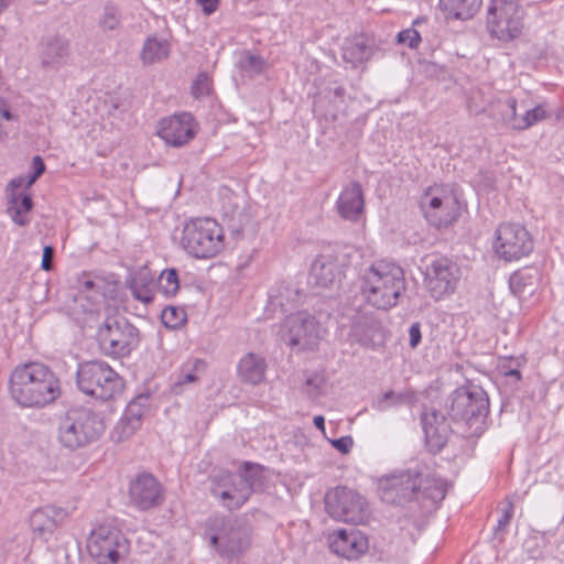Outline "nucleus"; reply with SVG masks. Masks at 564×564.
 <instances>
[{
  "mask_svg": "<svg viewBox=\"0 0 564 564\" xmlns=\"http://www.w3.org/2000/svg\"><path fill=\"white\" fill-rule=\"evenodd\" d=\"M202 7L205 14L209 15L214 13L218 7V0H196Z\"/></svg>",
  "mask_w": 564,
  "mask_h": 564,
  "instance_id": "nucleus-52",
  "label": "nucleus"
},
{
  "mask_svg": "<svg viewBox=\"0 0 564 564\" xmlns=\"http://www.w3.org/2000/svg\"><path fill=\"white\" fill-rule=\"evenodd\" d=\"M405 290L404 271L393 261L377 260L360 272L361 294L377 310L397 306Z\"/></svg>",
  "mask_w": 564,
  "mask_h": 564,
  "instance_id": "nucleus-1",
  "label": "nucleus"
},
{
  "mask_svg": "<svg viewBox=\"0 0 564 564\" xmlns=\"http://www.w3.org/2000/svg\"><path fill=\"white\" fill-rule=\"evenodd\" d=\"M425 286L436 301L452 294L458 282V268L447 258H435L426 265Z\"/></svg>",
  "mask_w": 564,
  "mask_h": 564,
  "instance_id": "nucleus-18",
  "label": "nucleus"
},
{
  "mask_svg": "<svg viewBox=\"0 0 564 564\" xmlns=\"http://www.w3.org/2000/svg\"><path fill=\"white\" fill-rule=\"evenodd\" d=\"M65 512L54 507L36 509L30 517V525L35 534L48 540L54 530L62 523Z\"/></svg>",
  "mask_w": 564,
  "mask_h": 564,
  "instance_id": "nucleus-25",
  "label": "nucleus"
},
{
  "mask_svg": "<svg viewBox=\"0 0 564 564\" xmlns=\"http://www.w3.org/2000/svg\"><path fill=\"white\" fill-rule=\"evenodd\" d=\"M314 422V425L319 430L322 431L323 433H325V419L323 415H316L313 420Z\"/></svg>",
  "mask_w": 564,
  "mask_h": 564,
  "instance_id": "nucleus-55",
  "label": "nucleus"
},
{
  "mask_svg": "<svg viewBox=\"0 0 564 564\" xmlns=\"http://www.w3.org/2000/svg\"><path fill=\"white\" fill-rule=\"evenodd\" d=\"M12 0H0V14L9 8Z\"/></svg>",
  "mask_w": 564,
  "mask_h": 564,
  "instance_id": "nucleus-58",
  "label": "nucleus"
},
{
  "mask_svg": "<svg viewBox=\"0 0 564 564\" xmlns=\"http://www.w3.org/2000/svg\"><path fill=\"white\" fill-rule=\"evenodd\" d=\"M489 113L497 122L517 130L519 117L517 116V100L514 98L509 97L492 102Z\"/></svg>",
  "mask_w": 564,
  "mask_h": 564,
  "instance_id": "nucleus-31",
  "label": "nucleus"
},
{
  "mask_svg": "<svg viewBox=\"0 0 564 564\" xmlns=\"http://www.w3.org/2000/svg\"><path fill=\"white\" fill-rule=\"evenodd\" d=\"M33 173L28 177L26 187H30L45 171V164L40 155L32 160Z\"/></svg>",
  "mask_w": 564,
  "mask_h": 564,
  "instance_id": "nucleus-46",
  "label": "nucleus"
},
{
  "mask_svg": "<svg viewBox=\"0 0 564 564\" xmlns=\"http://www.w3.org/2000/svg\"><path fill=\"white\" fill-rule=\"evenodd\" d=\"M11 395L22 406L42 408L61 394L59 380L41 362H29L14 369L10 378Z\"/></svg>",
  "mask_w": 564,
  "mask_h": 564,
  "instance_id": "nucleus-2",
  "label": "nucleus"
},
{
  "mask_svg": "<svg viewBox=\"0 0 564 564\" xmlns=\"http://www.w3.org/2000/svg\"><path fill=\"white\" fill-rule=\"evenodd\" d=\"M147 399V397L139 395L128 404L122 419L115 429V433H119L117 441L130 437L138 429H140L141 420L145 412L141 402Z\"/></svg>",
  "mask_w": 564,
  "mask_h": 564,
  "instance_id": "nucleus-27",
  "label": "nucleus"
},
{
  "mask_svg": "<svg viewBox=\"0 0 564 564\" xmlns=\"http://www.w3.org/2000/svg\"><path fill=\"white\" fill-rule=\"evenodd\" d=\"M410 346L416 347L421 341V329L417 323L412 324L409 329Z\"/></svg>",
  "mask_w": 564,
  "mask_h": 564,
  "instance_id": "nucleus-50",
  "label": "nucleus"
},
{
  "mask_svg": "<svg viewBox=\"0 0 564 564\" xmlns=\"http://www.w3.org/2000/svg\"><path fill=\"white\" fill-rule=\"evenodd\" d=\"M206 371V362L198 358L188 359L180 368L172 392L180 394L187 384L196 383Z\"/></svg>",
  "mask_w": 564,
  "mask_h": 564,
  "instance_id": "nucleus-28",
  "label": "nucleus"
},
{
  "mask_svg": "<svg viewBox=\"0 0 564 564\" xmlns=\"http://www.w3.org/2000/svg\"><path fill=\"white\" fill-rule=\"evenodd\" d=\"M546 118V111L542 106H536L533 109H529L525 113L519 117L517 130H525L535 123Z\"/></svg>",
  "mask_w": 564,
  "mask_h": 564,
  "instance_id": "nucleus-39",
  "label": "nucleus"
},
{
  "mask_svg": "<svg viewBox=\"0 0 564 564\" xmlns=\"http://www.w3.org/2000/svg\"><path fill=\"white\" fill-rule=\"evenodd\" d=\"M333 95H334L335 98H338V99L343 100V98L345 96V89L343 87H340V86L335 87L333 89Z\"/></svg>",
  "mask_w": 564,
  "mask_h": 564,
  "instance_id": "nucleus-56",
  "label": "nucleus"
},
{
  "mask_svg": "<svg viewBox=\"0 0 564 564\" xmlns=\"http://www.w3.org/2000/svg\"><path fill=\"white\" fill-rule=\"evenodd\" d=\"M496 253L506 261L518 260L529 254L533 242L528 230L519 224H501L496 230Z\"/></svg>",
  "mask_w": 564,
  "mask_h": 564,
  "instance_id": "nucleus-16",
  "label": "nucleus"
},
{
  "mask_svg": "<svg viewBox=\"0 0 564 564\" xmlns=\"http://www.w3.org/2000/svg\"><path fill=\"white\" fill-rule=\"evenodd\" d=\"M130 502L140 510H149L164 500L161 484L151 474H140L130 482Z\"/></svg>",
  "mask_w": 564,
  "mask_h": 564,
  "instance_id": "nucleus-20",
  "label": "nucleus"
},
{
  "mask_svg": "<svg viewBox=\"0 0 564 564\" xmlns=\"http://www.w3.org/2000/svg\"><path fill=\"white\" fill-rule=\"evenodd\" d=\"M205 536L219 556L230 562L249 549L251 529L240 518L215 514L206 520Z\"/></svg>",
  "mask_w": 564,
  "mask_h": 564,
  "instance_id": "nucleus-3",
  "label": "nucleus"
},
{
  "mask_svg": "<svg viewBox=\"0 0 564 564\" xmlns=\"http://www.w3.org/2000/svg\"><path fill=\"white\" fill-rule=\"evenodd\" d=\"M321 336L319 325L308 313L299 312L285 318L282 337L289 346L313 349Z\"/></svg>",
  "mask_w": 564,
  "mask_h": 564,
  "instance_id": "nucleus-17",
  "label": "nucleus"
},
{
  "mask_svg": "<svg viewBox=\"0 0 564 564\" xmlns=\"http://www.w3.org/2000/svg\"><path fill=\"white\" fill-rule=\"evenodd\" d=\"M197 123L189 112L175 113L162 118L158 124L156 134L167 144L181 148L195 138Z\"/></svg>",
  "mask_w": 564,
  "mask_h": 564,
  "instance_id": "nucleus-19",
  "label": "nucleus"
},
{
  "mask_svg": "<svg viewBox=\"0 0 564 564\" xmlns=\"http://www.w3.org/2000/svg\"><path fill=\"white\" fill-rule=\"evenodd\" d=\"M347 253L338 246H324L311 265L310 278L316 286L328 289L344 275Z\"/></svg>",
  "mask_w": 564,
  "mask_h": 564,
  "instance_id": "nucleus-12",
  "label": "nucleus"
},
{
  "mask_svg": "<svg viewBox=\"0 0 564 564\" xmlns=\"http://www.w3.org/2000/svg\"><path fill=\"white\" fill-rule=\"evenodd\" d=\"M482 0H440L441 9L447 17L467 20L480 9Z\"/></svg>",
  "mask_w": 564,
  "mask_h": 564,
  "instance_id": "nucleus-32",
  "label": "nucleus"
},
{
  "mask_svg": "<svg viewBox=\"0 0 564 564\" xmlns=\"http://www.w3.org/2000/svg\"><path fill=\"white\" fill-rule=\"evenodd\" d=\"M181 246L194 258H213L225 248L223 227L209 217L192 219L183 227Z\"/></svg>",
  "mask_w": 564,
  "mask_h": 564,
  "instance_id": "nucleus-6",
  "label": "nucleus"
},
{
  "mask_svg": "<svg viewBox=\"0 0 564 564\" xmlns=\"http://www.w3.org/2000/svg\"><path fill=\"white\" fill-rule=\"evenodd\" d=\"M267 361L260 355L248 352L237 365V373L239 379L252 386L261 383L265 378Z\"/></svg>",
  "mask_w": 564,
  "mask_h": 564,
  "instance_id": "nucleus-26",
  "label": "nucleus"
},
{
  "mask_svg": "<svg viewBox=\"0 0 564 564\" xmlns=\"http://www.w3.org/2000/svg\"><path fill=\"white\" fill-rule=\"evenodd\" d=\"M325 507L328 514L338 521L362 524L368 519L365 499L347 487L329 490L325 496Z\"/></svg>",
  "mask_w": 564,
  "mask_h": 564,
  "instance_id": "nucleus-11",
  "label": "nucleus"
},
{
  "mask_svg": "<svg viewBox=\"0 0 564 564\" xmlns=\"http://www.w3.org/2000/svg\"><path fill=\"white\" fill-rule=\"evenodd\" d=\"M97 340L106 356L127 357L139 345V330L123 316H108L98 327Z\"/></svg>",
  "mask_w": 564,
  "mask_h": 564,
  "instance_id": "nucleus-9",
  "label": "nucleus"
},
{
  "mask_svg": "<svg viewBox=\"0 0 564 564\" xmlns=\"http://www.w3.org/2000/svg\"><path fill=\"white\" fill-rule=\"evenodd\" d=\"M69 41L61 35H50L41 43L40 59L43 67L57 70L69 58Z\"/></svg>",
  "mask_w": 564,
  "mask_h": 564,
  "instance_id": "nucleus-23",
  "label": "nucleus"
},
{
  "mask_svg": "<svg viewBox=\"0 0 564 564\" xmlns=\"http://www.w3.org/2000/svg\"><path fill=\"white\" fill-rule=\"evenodd\" d=\"M323 380L318 377L307 378L305 382L306 393L311 397H317L321 394Z\"/></svg>",
  "mask_w": 564,
  "mask_h": 564,
  "instance_id": "nucleus-48",
  "label": "nucleus"
},
{
  "mask_svg": "<svg viewBox=\"0 0 564 564\" xmlns=\"http://www.w3.org/2000/svg\"><path fill=\"white\" fill-rule=\"evenodd\" d=\"M422 474L419 470H398L380 479L379 490L383 501L402 503L420 494Z\"/></svg>",
  "mask_w": 564,
  "mask_h": 564,
  "instance_id": "nucleus-15",
  "label": "nucleus"
},
{
  "mask_svg": "<svg viewBox=\"0 0 564 564\" xmlns=\"http://www.w3.org/2000/svg\"><path fill=\"white\" fill-rule=\"evenodd\" d=\"M336 207L341 218L349 221H357L365 208L361 185L358 182H352L346 186L336 202Z\"/></svg>",
  "mask_w": 564,
  "mask_h": 564,
  "instance_id": "nucleus-24",
  "label": "nucleus"
},
{
  "mask_svg": "<svg viewBox=\"0 0 564 564\" xmlns=\"http://www.w3.org/2000/svg\"><path fill=\"white\" fill-rule=\"evenodd\" d=\"M128 283L134 299L142 303L153 301L154 276L148 269L144 268L134 272Z\"/></svg>",
  "mask_w": 564,
  "mask_h": 564,
  "instance_id": "nucleus-29",
  "label": "nucleus"
},
{
  "mask_svg": "<svg viewBox=\"0 0 564 564\" xmlns=\"http://www.w3.org/2000/svg\"><path fill=\"white\" fill-rule=\"evenodd\" d=\"M527 274L524 272H514L513 274H511L510 279H509V285H510V289L512 291V293L514 294H522L524 292V289L527 286Z\"/></svg>",
  "mask_w": 564,
  "mask_h": 564,
  "instance_id": "nucleus-45",
  "label": "nucleus"
},
{
  "mask_svg": "<svg viewBox=\"0 0 564 564\" xmlns=\"http://www.w3.org/2000/svg\"><path fill=\"white\" fill-rule=\"evenodd\" d=\"M0 113L6 120H12L14 118V116L8 109H1Z\"/></svg>",
  "mask_w": 564,
  "mask_h": 564,
  "instance_id": "nucleus-59",
  "label": "nucleus"
},
{
  "mask_svg": "<svg viewBox=\"0 0 564 564\" xmlns=\"http://www.w3.org/2000/svg\"><path fill=\"white\" fill-rule=\"evenodd\" d=\"M524 11L518 0H490L486 28L490 36L501 42L518 39L524 28Z\"/></svg>",
  "mask_w": 564,
  "mask_h": 564,
  "instance_id": "nucleus-8",
  "label": "nucleus"
},
{
  "mask_svg": "<svg viewBox=\"0 0 564 564\" xmlns=\"http://www.w3.org/2000/svg\"><path fill=\"white\" fill-rule=\"evenodd\" d=\"M420 207L426 221L436 228L456 223L462 209L456 193L447 185L427 187L420 198Z\"/></svg>",
  "mask_w": 564,
  "mask_h": 564,
  "instance_id": "nucleus-10",
  "label": "nucleus"
},
{
  "mask_svg": "<svg viewBox=\"0 0 564 564\" xmlns=\"http://www.w3.org/2000/svg\"><path fill=\"white\" fill-rule=\"evenodd\" d=\"M330 444L333 445L334 448H336L341 454H348L354 446V440L351 436L347 435V436H341L337 440H332Z\"/></svg>",
  "mask_w": 564,
  "mask_h": 564,
  "instance_id": "nucleus-47",
  "label": "nucleus"
},
{
  "mask_svg": "<svg viewBox=\"0 0 564 564\" xmlns=\"http://www.w3.org/2000/svg\"><path fill=\"white\" fill-rule=\"evenodd\" d=\"M511 369H512V367L505 365V370H511Z\"/></svg>",
  "mask_w": 564,
  "mask_h": 564,
  "instance_id": "nucleus-60",
  "label": "nucleus"
},
{
  "mask_svg": "<svg viewBox=\"0 0 564 564\" xmlns=\"http://www.w3.org/2000/svg\"><path fill=\"white\" fill-rule=\"evenodd\" d=\"M514 506L510 499H506L503 508L501 509V516L497 521L495 527V533L498 534L500 532H505L510 524V521L513 516Z\"/></svg>",
  "mask_w": 564,
  "mask_h": 564,
  "instance_id": "nucleus-43",
  "label": "nucleus"
},
{
  "mask_svg": "<svg viewBox=\"0 0 564 564\" xmlns=\"http://www.w3.org/2000/svg\"><path fill=\"white\" fill-rule=\"evenodd\" d=\"M240 68L250 77H256L265 70V61L258 55L246 53L239 62Z\"/></svg>",
  "mask_w": 564,
  "mask_h": 564,
  "instance_id": "nucleus-38",
  "label": "nucleus"
},
{
  "mask_svg": "<svg viewBox=\"0 0 564 564\" xmlns=\"http://www.w3.org/2000/svg\"><path fill=\"white\" fill-rule=\"evenodd\" d=\"M159 288L165 296H174L178 289V274L175 269H165L159 276Z\"/></svg>",
  "mask_w": 564,
  "mask_h": 564,
  "instance_id": "nucleus-37",
  "label": "nucleus"
},
{
  "mask_svg": "<svg viewBox=\"0 0 564 564\" xmlns=\"http://www.w3.org/2000/svg\"><path fill=\"white\" fill-rule=\"evenodd\" d=\"M212 82L206 73H199L191 87L192 95L197 99L208 96Z\"/></svg>",
  "mask_w": 564,
  "mask_h": 564,
  "instance_id": "nucleus-42",
  "label": "nucleus"
},
{
  "mask_svg": "<svg viewBox=\"0 0 564 564\" xmlns=\"http://www.w3.org/2000/svg\"><path fill=\"white\" fill-rule=\"evenodd\" d=\"M373 54V46L364 36H357L346 42L343 47V58L345 62L357 66L368 61Z\"/></svg>",
  "mask_w": 564,
  "mask_h": 564,
  "instance_id": "nucleus-30",
  "label": "nucleus"
},
{
  "mask_svg": "<svg viewBox=\"0 0 564 564\" xmlns=\"http://www.w3.org/2000/svg\"><path fill=\"white\" fill-rule=\"evenodd\" d=\"M54 257V248L52 246H45L43 249V258L41 267L45 271H50L52 269V259Z\"/></svg>",
  "mask_w": 564,
  "mask_h": 564,
  "instance_id": "nucleus-49",
  "label": "nucleus"
},
{
  "mask_svg": "<svg viewBox=\"0 0 564 564\" xmlns=\"http://www.w3.org/2000/svg\"><path fill=\"white\" fill-rule=\"evenodd\" d=\"M329 547L337 555L352 560L367 551L368 540L357 529H341L329 536Z\"/></svg>",
  "mask_w": 564,
  "mask_h": 564,
  "instance_id": "nucleus-21",
  "label": "nucleus"
},
{
  "mask_svg": "<svg viewBox=\"0 0 564 564\" xmlns=\"http://www.w3.org/2000/svg\"><path fill=\"white\" fill-rule=\"evenodd\" d=\"M170 51L171 45L165 39L150 36L143 44L141 59L144 65L159 63L167 58Z\"/></svg>",
  "mask_w": 564,
  "mask_h": 564,
  "instance_id": "nucleus-33",
  "label": "nucleus"
},
{
  "mask_svg": "<svg viewBox=\"0 0 564 564\" xmlns=\"http://www.w3.org/2000/svg\"><path fill=\"white\" fill-rule=\"evenodd\" d=\"M489 411L487 393L478 386L460 387L451 395L448 414L455 421H466L484 417Z\"/></svg>",
  "mask_w": 564,
  "mask_h": 564,
  "instance_id": "nucleus-13",
  "label": "nucleus"
},
{
  "mask_svg": "<svg viewBox=\"0 0 564 564\" xmlns=\"http://www.w3.org/2000/svg\"><path fill=\"white\" fill-rule=\"evenodd\" d=\"M420 492L423 497L434 502L442 501L447 494V484L445 480L435 477H422V487Z\"/></svg>",
  "mask_w": 564,
  "mask_h": 564,
  "instance_id": "nucleus-34",
  "label": "nucleus"
},
{
  "mask_svg": "<svg viewBox=\"0 0 564 564\" xmlns=\"http://www.w3.org/2000/svg\"><path fill=\"white\" fill-rule=\"evenodd\" d=\"M9 213L11 215L12 220L19 226H26L30 221L29 218L24 215V213L20 210L9 207Z\"/></svg>",
  "mask_w": 564,
  "mask_h": 564,
  "instance_id": "nucleus-51",
  "label": "nucleus"
},
{
  "mask_svg": "<svg viewBox=\"0 0 564 564\" xmlns=\"http://www.w3.org/2000/svg\"><path fill=\"white\" fill-rule=\"evenodd\" d=\"M426 18H417L413 21V26L402 30L397 35V42L399 44H404L410 48H416L421 43V32L416 29V26H421L426 23Z\"/></svg>",
  "mask_w": 564,
  "mask_h": 564,
  "instance_id": "nucleus-36",
  "label": "nucleus"
},
{
  "mask_svg": "<svg viewBox=\"0 0 564 564\" xmlns=\"http://www.w3.org/2000/svg\"><path fill=\"white\" fill-rule=\"evenodd\" d=\"M10 204L11 208L20 210L24 214L29 213L33 206L32 199L29 195L17 196L15 194H11Z\"/></svg>",
  "mask_w": 564,
  "mask_h": 564,
  "instance_id": "nucleus-44",
  "label": "nucleus"
},
{
  "mask_svg": "<svg viewBox=\"0 0 564 564\" xmlns=\"http://www.w3.org/2000/svg\"><path fill=\"white\" fill-rule=\"evenodd\" d=\"M28 178L24 177H18L10 181L8 187L12 191V194H14V191L22 187L23 185L26 186Z\"/></svg>",
  "mask_w": 564,
  "mask_h": 564,
  "instance_id": "nucleus-53",
  "label": "nucleus"
},
{
  "mask_svg": "<svg viewBox=\"0 0 564 564\" xmlns=\"http://www.w3.org/2000/svg\"><path fill=\"white\" fill-rule=\"evenodd\" d=\"M95 286H96V283H95L93 280L86 279L85 281H83V282H82V288H83L85 291H90V290H93Z\"/></svg>",
  "mask_w": 564,
  "mask_h": 564,
  "instance_id": "nucleus-57",
  "label": "nucleus"
},
{
  "mask_svg": "<svg viewBox=\"0 0 564 564\" xmlns=\"http://www.w3.org/2000/svg\"><path fill=\"white\" fill-rule=\"evenodd\" d=\"M415 401V394L412 391H387L382 394L378 401V409L383 411L389 406H395L403 403H413Z\"/></svg>",
  "mask_w": 564,
  "mask_h": 564,
  "instance_id": "nucleus-35",
  "label": "nucleus"
},
{
  "mask_svg": "<svg viewBox=\"0 0 564 564\" xmlns=\"http://www.w3.org/2000/svg\"><path fill=\"white\" fill-rule=\"evenodd\" d=\"M261 477L259 465L243 463L238 473L220 470L210 476V494L228 510L240 509Z\"/></svg>",
  "mask_w": 564,
  "mask_h": 564,
  "instance_id": "nucleus-4",
  "label": "nucleus"
},
{
  "mask_svg": "<svg viewBox=\"0 0 564 564\" xmlns=\"http://www.w3.org/2000/svg\"><path fill=\"white\" fill-rule=\"evenodd\" d=\"M100 24L105 30H116L120 24L119 10L112 4H107L100 18Z\"/></svg>",
  "mask_w": 564,
  "mask_h": 564,
  "instance_id": "nucleus-41",
  "label": "nucleus"
},
{
  "mask_svg": "<svg viewBox=\"0 0 564 564\" xmlns=\"http://www.w3.org/2000/svg\"><path fill=\"white\" fill-rule=\"evenodd\" d=\"M425 442L430 451L440 452L447 443L451 427L443 414L435 409H426L421 416Z\"/></svg>",
  "mask_w": 564,
  "mask_h": 564,
  "instance_id": "nucleus-22",
  "label": "nucleus"
},
{
  "mask_svg": "<svg viewBox=\"0 0 564 564\" xmlns=\"http://www.w3.org/2000/svg\"><path fill=\"white\" fill-rule=\"evenodd\" d=\"M500 369H501V372L503 373V376H506V377H513V378H516V380H520V378H521L520 370H518L516 368H512L511 370H505V364H503V365H501Z\"/></svg>",
  "mask_w": 564,
  "mask_h": 564,
  "instance_id": "nucleus-54",
  "label": "nucleus"
},
{
  "mask_svg": "<svg viewBox=\"0 0 564 564\" xmlns=\"http://www.w3.org/2000/svg\"><path fill=\"white\" fill-rule=\"evenodd\" d=\"M186 319L185 313L173 306H167L162 311L161 321L167 328H178Z\"/></svg>",
  "mask_w": 564,
  "mask_h": 564,
  "instance_id": "nucleus-40",
  "label": "nucleus"
},
{
  "mask_svg": "<svg viewBox=\"0 0 564 564\" xmlns=\"http://www.w3.org/2000/svg\"><path fill=\"white\" fill-rule=\"evenodd\" d=\"M105 431L102 420L89 409L73 408L58 419L57 440L70 451L97 441Z\"/></svg>",
  "mask_w": 564,
  "mask_h": 564,
  "instance_id": "nucleus-5",
  "label": "nucleus"
},
{
  "mask_svg": "<svg viewBox=\"0 0 564 564\" xmlns=\"http://www.w3.org/2000/svg\"><path fill=\"white\" fill-rule=\"evenodd\" d=\"M87 550L98 564H117L127 552V543L118 530L100 525L90 533Z\"/></svg>",
  "mask_w": 564,
  "mask_h": 564,
  "instance_id": "nucleus-14",
  "label": "nucleus"
},
{
  "mask_svg": "<svg viewBox=\"0 0 564 564\" xmlns=\"http://www.w3.org/2000/svg\"><path fill=\"white\" fill-rule=\"evenodd\" d=\"M76 382L82 392L101 400L115 398L122 388L120 376L106 361L101 360L79 364Z\"/></svg>",
  "mask_w": 564,
  "mask_h": 564,
  "instance_id": "nucleus-7",
  "label": "nucleus"
}]
</instances>
